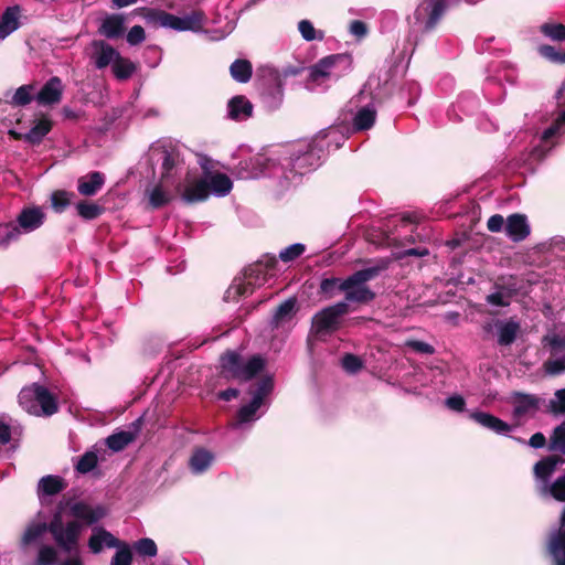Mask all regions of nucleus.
<instances>
[{"instance_id":"1","label":"nucleus","mask_w":565,"mask_h":565,"mask_svg":"<svg viewBox=\"0 0 565 565\" xmlns=\"http://www.w3.org/2000/svg\"><path fill=\"white\" fill-rule=\"evenodd\" d=\"M266 359L260 354L252 355L244 363L242 355L227 350L220 356V377L228 381L248 382L264 371Z\"/></svg>"},{"instance_id":"2","label":"nucleus","mask_w":565,"mask_h":565,"mask_svg":"<svg viewBox=\"0 0 565 565\" xmlns=\"http://www.w3.org/2000/svg\"><path fill=\"white\" fill-rule=\"evenodd\" d=\"M334 130L335 128L333 127L323 129L308 143L299 145L298 148L291 152L286 167L300 175L315 170L320 166L321 157L324 152V146L321 142Z\"/></svg>"},{"instance_id":"3","label":"nucleus","mask_w":565,"mask_h":565,"mask_svg":"<svg viewBox=\"0 0 565 565\" xmlns=\"http://www.w3.org/2000/svg\"><path fill=\"white\" fill-rule=\"evenodd\" d=\"M143 19L147 23L159 28H170L175 31H193L196 32L202 29L204 21V13L200 10L192 11L185 17H177L164 10L141 8Z\"/></svg>"},{"instance_id":"4","label":"nucleus","mask_w":565,"mask_h":565,"mask_svg":"<svg viewBox=\"0 0 565 565\" xmlns=\"http://www.w3.org/2000/svg\"><path fill=\"white\" fill-rule=\"evenodd\" d=\"M382 270L381 267H367L356 270L343 280L342 292H344V302H356L366 305L373 301L376 297L375 292L371 290L366 282L376 278Z\"/></svg>"},{"instance_id":"5","label":"nucleus","mask_w":565,"mask_h":565,"mask_svg":"<svg viewBox=\"0 0 565 565\" xmlns=\"http://www.w3.org/2000/svg\"><path fill=\"white\" fill-rule=\"evenodd\" d=\"M19 403L30 414L52 416L58 412L56 396L38 383L21 390Z\"/></svg>"},{"instance_id":"6","label":"nucleus","mask_w":565,"mask_h":565,"mask_svg":"<svg viewBox=\"0 0 565 565\" xmlns=\"http://www.w3.org/2000/svg\"><path fill=\"white\" fill-rule=\"evenodd\" d=\"M87 545L93 554H99L104 546L117 548L110 561V565H132L134 555L129 544L115 537L109 531L102 526L93 530Z\"/></svg>"},{"instance_id":"7","label":"nucleus","mask_w":565,"mask_h":565,"mask_svg":"<svg viewBox=\"0 0 565 565\" xmlns=\"http://www.w3.org/2000/svg\"><path fill=\"white\" fill-rule=\"evenodd\" d=\"M349 312L350 306L344 301L322 308L311 318L310 334L317 339L333 334L341 328L343 317Z\"/></svg>"},{"instance_id":"8","label":"nucleus","mask_w":565,"mask_h":565,"mask_svg":"<svg viewBox=\"0 0 565 565\" xmlns=\"http://www.w3.org/2000/svg\"><path fill=\"white\" fill-rule=\"evenodd\" d=\"M64 505L63 501L58 503V510L53 514L50 523H46V527L56 545L64 552L70 553L77 546L82 525L77 521H70L64 526L62 519Z\"/></svg>"},{"instance_id":"9","label":"nucleus","mask_w":565,"mask_h":565,"mask_svg":"<svg viewBox=\"0 0 565 565\" xmlns=\"http://www.w3.org/2000/svg\"><path fill=\"white\" fill-rule=\"evenodd\" d=\"M351 66V57L348 54H331L320 58L316 64L310 66L309 79L321 84L326 79L335 75L340 77V74H335V70L341 68L345 71Z\"/></svg>"},{"instance_id":"10","label":"nucleus","mask_w":565,"mask_h":565,"mask_svg":"<svg viewBox=\"0 0 565 565\" xmlns=\"http://www.w3.org/2000/svg\"><path fill=\"white\" fill-rule=\"evenodd\" d=\"M447 10V0H423L414 12V19L423 24V32L433 31Z\"/></svg>"},{"instance_id":"11","label":"nucleus","mask_w":565,"mask_h":565,"mask_svg":"<svg viewBox=\"0 0 565 565\" xmlns=\"http://www.w3.org/2000/svg\"><path fill=\"white\" fill-rule=\"evenodd\" d=\"M65 507L68 508L70 514L75 519L74 521H77L81 525L96 524L108 514V509L104 504L92 507L85 501L70 499L65 502Z\"/></svg>"},{"instance_id":"12","label":"nucleus","mask_w":565,"mask_h":565,"mask_svg":"<svg viewBox=\"0 0 565 565\" xmlns=\"http://www.w3.org/2000/svg\"><path fill=\"white\" fill-rule=\"evenodd\" d=\"M45 213L40 206L24 207L17 217L20 231L30 233L41 227L45 221Z\"/></svg>"},{"instance_id":"13","label":"nucleus","mask_w":565,"mask_h":565,"mask_svg":"<svg viewBox=\"0 0 565 565\" xmlns=\"http://www.w3.org/2000/svg\"><path fill=\"white\" fill-rule=\"evenodd\" d=\"M63 95V84L60 77H51L36 95V102L42 106L58 104Z\"/></svg>"},{"instance_id":"14","label":"nucleus","mask_w":565,"mask_h":565,"mask_svg":"<svg viewBox=\"0 0 565 565\" xmlns=\"http://www.w3.org/2000/svg\"><path fill=\"white\" fill-rule=\"evenodd\" d=\"M92 47L94 50L92 58L94 60V64L98 70H103L109 64L113 65L119 54L115 47L103 40H94L92 42Z\"/></svg>"},{"instance_id":"15","label":"nucleus","mask_w":565,"mask_h":565,"mask_svg":"<svg viewBox=\"0 0 565 565\" xmlns=\"http://www.w3.org/2000/svg\"><path fill=\"white\" fill-rule=\"evenodd\" d=\"M505 233L513 242L524 241L530 235V225L526 216L514 213L508 216L505 224Z\"/></svg>"},{"instance_id":"16","label":"nucleus","mask_w":565,"mask_h":565,"mask_svg":"<svg viewBox=\"0 0 565 565\" xmlns=\"http://www.w3.org/2000/svg\"><path fill=\"white\" fill-rule=\"evenodd\" d=\"M254 106L244 95H236L227 103L228 118L234 121H243L253 116Z\"/></svg>"},{"instance_id":"17","label":"nucleus","mask_w":565,"mask_h":565,"mask_svg":"<svg viewBox=\"0 0 565 565\" xmlns=\"http://www.w3.org/2000/svg\"><path fill=\"white\" fill-rule=\"evenodd\" d=\"M66 487L67 483L62 477L54 475L44 476L38 483V497L40 500H43L46 497L56 495L64 491Z\"/></svg>"},{"instance_id":"18","label":"nucleus","mask_w":565,"mask_h":565,"mask_svg":"<svg viewBox=\"0 0 565 565\" xmlns=\"http://www.w3.org/2000/svg\"><path fill=\"white\" fill-rule=\"evenodd\" d=\"M494 327L498 331V344L500 347L511 345L518 338L520 332V323L512 319L508 321L497 320Z\"/></svg>"},{"instance_id":"19","label":"nucleus","mask_w":565,"mask_h":565,"mask_svg":"<svg viewBox=\"0 0 565 565\" xmlns=\"http://www.w3.org/2000/svg\"><path fill=\"white\" fill-rule=\"evenodd\" d=\"M275 387L274 375L265 374L256 382L252 383L248 387V394L252 395L253 401H257L262 405L266 397H268Z\"/></svg>"},{"instance_id":"20","label":"nucleus","mask_w":565,"mask_h":565,"mask_svg":"<svg viewBox=\"0 0 565 565\" xmlns=\"http://www.w3.org/2000/svg\"><path fill=\"white\" fill-rule=\"evenodd\" d=\"M105 177L99 171L89 172L87 175L78 179L77 191L85 196L95 195L104 185Z\"/></svg>"},{"instance_id":"21","label":"nucleus","mask_w":565,"mask_h":565,"mask_svg":"<svg viewBox=\"0 0 565 565\" xmlns=\"http://www.w3.org/2000/svg\"><path fill=\"white\" fill-rule=\"evenodd\" d=\"M98 32L107 39L120 38L125 32V18L121 14L107 15L103 20Z\"/></svg>"},{"instance_id":"22","label":"nucleus","mask_w":565,"mask_h":565,"mask_svg":"<svg viewBox=\"0 0 565 565\" xmlns=\"http://www.w3.org/2000/svg\"><path fill=\"white\" fill-rule=\"evenodd\" d=\"M297 298L290 297L282 301L276 309L270 320L271 329H278L282 323L291 320L297 312Z\"/></svg>"},{"instance_id":"23","label":"nucleus","mask_w":565,"mask_h":565,"mask_svg":"<svg viewBox=\"0 0 565 565\" xmlns=\"http://www.w3.org/2000/svg\"><path fill=\"white\" fill-rule=\"evenodd\" d=\"M471 418L481 426L497 434H507L511 431V426L508 423L490 413L475 412L471 414Z\"/></svg>"},{"instance_id":"24","label":"nucleus","mask_w":565,"mask_h":565,"mask_svg":"<svg viewBox=\"0 0 565 565\" xmlns=\"http://www.w3.org/2000/svg\"><path fill=\"white\" fill-rule=\"evenodd\" d=\"M209 195V181L206 179H199L189 184L181 196L186 203H196L205 201Z\"/></svg>"},{"instance_id":"25","label":"nucleus","mask_w":565,"mask_h":565,"mask_svg":"<svg viewBox=\"0 0 565 565\" xmlns=\"http://www.w3.org/2000/svg\"><path fill=\"white\" fill-rule=\"evenodd\" d=\"M20 7H8L0 19V39H4L20 26Z\"/></svg>"},{"instance_id":"26","label":"nucleus","mask_w":565,"mask_h":565,"mask_svg":"<svg viewBox=\"0 0 565 565\" xmlns=\"http://www.w3.org/2000/svg\"><path fill=\"white\" fill-rule=\"evenodd\" d=\"M52 120L43 117L35 121L29 132L24 134L23 140L31 145H40L44 137L52 130Z\"/></svg>"},{"instance_id":"27","label":"nucleus","mask_w":565,"mask_h":565,"mask_svg":"<svg viewBox=\"0 0 565 565\" xmlns=\"http://www.w3.org/2000/svg\"><path fill=\"white\" fill-rule=\"evenodd\" d=\"M213 455L204 449L198 448L193 451L189 460V467L194 473H202L207 470L212 463Z\"/></svg>"},{"instance_id":"28","label":"nucleus","mask_w":565,"mask_h":565,"mask_svg":"<svg viewBox=\"0 0 565 565\" xmlns=\"http://www.w3.org/2000/svg\"><path fill=\"white\" fill-rule=\"evenodd\" d=\"M563 529L552 539L550 548L557 565H565V509L562 515Z\"/></svg>"},{"instance_id":"29","label":"nucleus","mask_w":565,"mask_h":565,"mask_svg":"<svg viewBox=\"0 0 565 565\" xmlns=\"http://www.w3.org/2000/svg\"><path fill=\"white\" fill-rule=\"evenodd\" d=\"M376 119V110L370 106L362 107L353 118V128L355 131L369 130L373 127Z\"/></svg>"},{"instance_id":"30","label":"nucleus","mask_w":565,"mask_h":565,"mask_svg":"<svg viewBox=\"0 0 565 565\" xmlns=\"http://www.w3.org/2000/svg\"><path fill=\"white\" fill-rule=\"evenodd\" d=\"M209 191L218 196L228 194L233 188V182L230 177L222 172H216L210 177Z\"/></svg>"},{"instance_id":"31","label":"nucleus","mask_w":565,"mask_h":565,"mask_svg":"<svg viewBox=\"0 0 565 565\" xmlns=\"http://www.w3.org/2000/svg\"><path fill=\"white\" fill-rule=\"evenodd\" d=\"M230 74L238 83H247L253 75V66L248 60L237 58L230 66Z\"/></svg>"},{"instance_id":"32","label":"nucleus","mask_w":565,"mask_h":565,"mask_svg":"<svg viewBox=\"0 0 565 565\" xmlns=\"http://www.w3.org/2000/svg\"><path fill=\"white\" fill-rule=\"evenodd\" d=\"M111 70L117 79L126 81L136 72V65L129 58L121 56L119 53L111 65Z\"/></svg>"},{"instance_id":"33","label":"nucleus","mask_w":565,"mask_h":565,"mask_svg":"<svg viewBox=\"0 0 565 565\" xmlns=\"http://www.w3.org/2000/svg\"><path fill=\"white\" fill-rule=\"evenodd\" d=\"M136 439V434L131 431L121 430L115 434H111L106 438L107 447L113 451H121L129 444H131Z\"/></svg>"},{"instance_id":"34","label":"nucleus","mask_w":565,"mask_h":565,"mask_svg":"<svg viewBox=\"0 0 565 565\" xmlns=\"http://www.w3.org/2000/svg\"><path fill=\"white\" fill-rule=\"evenodd\" d=\"M563 462L558 456H548L541 459L534 466V472L536 477L546 480L555 471L558 463Z\"/></svg>"},{"instance_id":"35","label":"nucleus","mask_w":565,"mask_h":565,"mask_svg":"<svg viewBox=\"0 0 565 565\" xmlns=\"http://www.w3.org/2000/svg\"><path fill=\"white\" fill-rule=\"evenodd\" d=\"M75 196L73 192L66 190H55L51 194V206L55 213H63L71 205L72 199Z\"/></svg>"},{"instance_id":"36","label":"nucleus","mask_w":565,"mask_h":565,"mask_svg":"<svg viewBox=\"0 0 565 565\" xmlns=\"http://www.w3.org/2000/svg\"><path fill=\"white\" fill-rule=\"evenodd\" d=\"M343 280L338 277H324L320 281L319 294L326 299L333 298L337 294L342 291Z\"/></svg>"},{"instance_id":"37","label":"nucleus","mask_w":565,"mask_h":565,"mask_svg":"<svg viewBox=\"0 0 565 565\" xmlns=\"http://www.w3.org/2000/svg\"><path fill=\"white\" fill-rule=\"evenodd\" d=\"M266 72L267 81L270 83L267 88V94L278 104L281 102L284 95L282 82L277 71L269 68Z\"/></svg>"},{"instance_id":"38","label":"nucleus","mask_w":565,"mask_h":565,"mask_svg":"<svg viewBox=\"0 0 565 565\" xmlns=\"http://www.w3.org/2000/svg\"><path fill=\"white\" fill-rule=\"evenodd\" d=\"M540 32L554 42H565V24L545 22L540 25Z\"/></svg>"},{"instance_id":"39","label":"nucleus","mask_w":565,"mask_h":565,"mask_svg":"<svg viewBox=\"0 0 565 565\" xmlns=\"http://www.w3.org/2000/svg\"><path fill=\"white\" fill-rule=\"evenodd\" d=\"M76 210H77L78 215L82 218L87 220V221L97 218L104 212L103 206H100L94 202H88V201H79L76 204Z\"/></svg>"},{"instance_id":"40","label":"nucleus","mask_w":565,"mask_h":565,"mask_svg":"<svg viewBox=\"0 0 565 565\" xmlns=\"http://www.w3.org/2000/svg\"><path fill=\"white\" fill-rule=\"evenodd\" d=\"M267 270L264 267V262H256L245 268L244 276L246 279H252L254 284H263L267 280Z\"/></svg>"},{"instance_id":"41","label":"nucleus","mask_w":565,"mask_h":565,"mask_svg":"<svg viewBox=\"0 0 565 565\" xmlns=\"http://www.w3.org/2000/svg\"><path fill=\"white\" fill-rule=\"evenodd\" d=\"M21 235L20 227L12 223L0 226V247L7 248L12 242H17Z\"/></svg>"},{"instance_id":"42","label":"nucleus","mask_w":565,"mask_h":565,"mask_svg":"<svg viewBox=\"0 0 565 565\" xmlns=\"http://www.w3.org/2000/svg\"><path fill=\"white\" fill-rule=\"evenodd\" d=\"M248 281H239V282H234L230 286V288L227 289L226 294V298H233V300H237L239 297L242 296H248V295H252L254 292V288H255V285L252 279H247Z\"/></svg>"},{"instance_id":"43","label":"nucleus","mask_w":565,"mask_h":565,"mask_svg":"<svg viewBox=\"0 0 565 565\" xmlns=\"http://www.w3.org/2000/svg\"><path fill=\"white\" fill-rule=\"evenodd\" d=\"M550 450L559 451L565 456V422L554 428L550 438Z\"/></svg>"},{"instance_id":"44","label":"nucleus","mask_w":565,"mask_h":565,"mask_svg":"<svg viewBox=\"0 0 565 565\" xmlns=\"http://www.w3.org/2000/svg\"><path fill=\"white\" fill-rule=\"evenodd\" d=\"M260 406V403L253 399L248 404L241 406L236 415L237 422L239 424L253 422L256 418V413Z\"/></svg>"},{"instance_id":"45","label":"nucleus","mask_w":565,"mask_h":565,"mask_svg":"<svg viewBox=\"0 0 565 565\" xmlns=\"http://www.w3.org/2000/svg\"><path fill=\"white\" fill-rule=\"evenodd\" d=\"M539 404L537 397L530 394H519L516 398V404L514 406L515 415H524L532 408H536Z\"/></svg>"},{"instance_id":"46","label":"nucleus","mask_w":565,"mask_h":565,"mask_svg":"<svg viewBox=\"0 0 565 565\" xmlns=\"http://www.w3.org/2000/svg\"><path fill=\"white\" fill-rule=\"evenodd\" d=\"M56 563V550L51 545H42L39 548L38 556L32 565H55Z\"/></svg>"},{"instance_id":"47","label":"nucleus","mask_w":565,"mask_h":565,"mask_svg":"<svg viewBox=\"0 0 565 565\" xmlns=\"http://www.w3.org/2000/svg\"><path fill=\"white\" fill-rule=\"evenodd\" d=\"M170 196L167 192L163 191L161 184H157L153 186V189L149 192V205L151 209H160L164 205H167L170 202Z\"/></svg>"},{"instance_id":"48","label":"nucleus","mask_w":565,"mask_h":565,"mask_svg":"<svg viewBox=\"0 0 565 565\" xmlns=\"http://www.w3.org/2000/svg\"><path fill=\"white\" fill-rule=\"evenodd\" d=\"M539 54L547 61L556 64H565V52H559L555 46L542 44L537 47Z\"/></svg>"},{"instance_id":"49","label":"nucleus","mask_w":565,"mask_h":565,"mask_svg":"<svg viewBox=\"0 0 565 565\" xmlns=\"http://www.w3.org/2000/svg\"><path fill=\"white\" fill-rule=\"evenodd\" d=\"M34 89L33 85H22L20 86L11 100V104L17 107L26 106L33 99L32 92Z\"/></svg>"},{"instance_id":"50","label":"nucleus","mask_w":565,"mask_h":565,"mask_svg":"<svg viewBox=\"0 0 565 565\" xmlns=\"http://www.w3.org/2000/svg\"><path fill=\"white\" fill-rule=\"evenodd\" d=\"M47 532L46 523H34L26 527L23 536L22 544L30 545Z\"/></svg>"},{"instance_id":"51","label":"nucleus","mask_w":565,"mask_h":565,"mask_svg":"<svg viewBox=\"0 0 565 565\" xmlns=\"http://www.w3.org/2000/svg\"><path fill=\"white\" fill-rule=\"evenodd\" d=\"M98 463V457L94 451L85 452L77 461L75 469L79 473H88L96 468Z\"/></svg>"},{"instance_id":"52","label":"nucleus","mask_w":565,"mask_h":565,"mask_svg":"<svg viewBox=\"0 0 565 565\" xmlns=\"http://www.w3.org/2000/svg\"><path fill=\"white\" fill-rule=\"evenodd\" d=\"M134 548L141 556L153 557L158 553L157 544L149 537H143L135 542Z\"/></svg>"},{"instance_id":"53","label":"nucleus","mask_w":565,"mask_h":565,"mask_svg":"<svg viewBox=\"0 0 565 565\" xmlns=\"http://www.w3.org/2000/svg\"><path fill=\"white\" fill-rule=\"evenodd\" d=\"M342 367L349 373H358L363 369V361L353 353H345L341 360Z\"/></svg>"},{"instance_id":"54","label":"nucleus","mask_w":565,"mask_h":565,"mask_svg":"<svg viewBox=\"0 0 565 565\" xmlns=\"http://www.w3.org/2000/svg\"><path fill=\"white\" fill-rule=\"evenodd\" d=\"M162 153H163V158H162V166H161V168H162L161 181L166 180L170 175V172L175 167L177 160H178V154L174 153L173 151L164 149L162 151Z\"/></svg>"},{"instance_id":"55","label":"nucleus","mask_w":565,"mask_h":565,"mask_svg":"<svg viewBox=\"0 0 565 565\" xmlns=\"http://www.w3.org/2000/svg\"><path fill=\"white\" fill-rule=\"evenodd\" d=\"M305 250L306 247L303 244L296 243L282 249L279 253V258L285 263L292 262L299 256H301Z\"/></svg>"},{"instance_id":"56","label":"nucleus","mask_w":565,"mask_h":565,"mask_svg":"<svg viewBox=\"0 0 565 565\" xmlns=\"http://www.w3.org/2000/svg\"><path fill=\"white\" fill-rule=\"evenodd\" d=\"M298 30H299L301 36L306 41H313L316 39H319V40L323 39V33L321 31L319 32V36H317V31H316L313 24L309 20H301L298 23Z\"/></svg>"},{"instance_id":"57","label":"nucleus","mask_w":565,"mask_h":565,"mask_svg":"<svg viewBox=\"0 0 565 565\" xmlns=\"http://www.w3.org/2000/svg\"><path fill=\"white\" fill-rule=\"evenodd\" d=\"M544 371L550 375H559L565 372V354L561 359H548L543 364Z\"/></svg>"},{"instance_id":"58","label":"nucleus","mask_w":565,"mask_h":565,"mask_svg":"<svg viewBox=\"0 0 565 565\" xmlns=\"http://www.w3.org/2000/svg\"><path fill=\"white\" fill-rule=\"evenodd\" d=\"M551 495L557 501H565V473L558 477L550 488Z\"/></svg>"},{"instance_id":"59","label":"nucleus","mask_w":565,"mask_h":565,"mask_svg":"<svg viewBox=\"0 0 565 565\" xmlns=\"http://www.w3.org/2000/svg\"><path fill=\"white\" fill-rule=\"evenodd\" d=\"M146 40V33L141 25H134L127 33V42L135 46L141 44Z\"/></svg>"},{"instance_id":"60","label":"nucleus","mask_w":565,"mask_h":565,"mask_svg":"<svg viewBox=\"0 0 565 565\" xmlns=\"http://www.w3.org/2000/svg\"><path fill=\"white\" fill-rule=\"evenodd\" d=\"M557 401H551L550 407L553 413L565 414V388L558 390L555 393Z\"/></svg>"},{"instance_id":"61","label":"nucleus","mask_w":565,"mask_h":565,"mask_svg":"<svg viewBox=\"0 0 565 565\" xmlns=\"http://www.w3.org/2000/svg\"><path fill=\"white\" fill-rule=\"evenodd\" d=\"M504 227V218L501 214H494L489 217L487 228L492 233H499Z\"/></svg>"},{"instance_id":"62","label":"nucleus","mask_w":565,"mask_h":565,"mask_svg":"<svg viewBox=\"0 0 565 565\" xmlns=\"http://www.w3.org/2000/svg\"><path fill=\"white\" fill-rule=\"evenodd\" d=\"M446 405L452 411L463 412L466 402L465 398L460 395H452L446 399Z\"/></svg>"},{"instance_id":"63","label":"nucleus","mask_w":565,"mask_h":565,"mask_svg":"<svg viewBox=\"0 0 565 565\" xmlns=\"http://www.w3.org/2000/svg\"><path fill=\"white\" fill-rule=\"evenodd\" d=\"M408 345L417 353L433 354L435 352L434 347L424 341L415 340V341L409 342Z\"/></svg>"},{"instance_id":"64","label":"nucleus","mask_w":565,"mask_h":565,"mask_svg":"<svg viewBox=\"0 0 565 565\" xmlns=\"http://www.w3.org/2000/svg\"><path fill=\"white\" fill-rule=\"evenodd\" d=\"M350 32L358 38H363L367 33V26L363 21L353 20L350 23Z\"/></svg>"}]
</instances>
